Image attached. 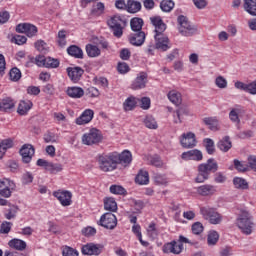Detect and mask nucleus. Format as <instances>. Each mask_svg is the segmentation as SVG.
<instances>
[{"label":"nucleus","mask_w":256,"mask_h":256,"mask_svg":"<svg viewBox=\"0 0 256 256\" xmlns=\"http://www.w3.org/2000/svg\"><path fill=\"white\" fill-rule=\"evenodd\" d=\"M218 169L219 165L213 158L208 159L207 163L200 164L198 166V175L195 178L196 183H205L209 179V175L216 173Z\"/></svg>","instance_id":"nucleus-1"},{"label":"nucleus","mask_w":256,"mask_h":256,"mask_svg":"<svg viewBox=\"0 0 256 256\" xmlns=\"http://www.w3.org/2000/svg\"><path fill=\"white\" fill-rule=\"evenodd\" d=\"M98 164L101 171H104V173L115 171V169H117V165H119V157L117 156V152L100 155L98 157Z\"/></svg>","instance_id":"nucleus-2"},{"label":"nucleus","mask_w":256,"mask_h":256,"mask_svg":"<svg viewBox=\"0 0 256 256\" xmlns=\"http://www.w3.org/2000/svg\"><path fill=\"white\" fill-rule=\"evenodd\" d=\"M108 27H110L114 37L120 39L123 37V30L127 27V19L121 15H114L107 21Z\"/></svg>","instance_id":"nucleus-3"},{"label":"nucleus","mask_w":256,"mask_h":256,"mask_svg":"<svg viewBox=\"0 0 256 256\" xmlns=\"http://www.w3.org/2000/svg\"><path fill=\"white\" fill-rule=\"evenodd\" d=\"M253 216L248 211H241L237 218V226L244 235H251L253 233Z\"/></svg>","instance_id":"nucleus-4"},{"label":"nucleus","mask_w":256,"mask_h":256,"mask_svg":"<svg viewBox=\"0 0 256 256\" xmlns=\"http://www.w3.org/2000/svg\"><path fill=\"white\" fill-rule=\"evenodd\" d=\"M183 243L190 242L185 236L180 235L178 240L165 243L162 247V251L166 254L172 253L173 255H181V253H183Z\"/></svg>","instance_id":"nucleus-5"},{"label":"nucleus","mask_w":256,"mask_h":256,"mask_svg":"<svg viewBox=\"0 0 256 256\" xmlns=\"http://www.w3.org/2000/svg\"><path fill=\"white\" fill-rule=\"evenodd\" d=\"M33 63H36L38 67H46L47 69H57L59 67V59L45 57V56H37L36 58L30 57V61L26 62V67H31Z\"/></svg>","instance_id":"nucleus-6"},{"label":"nucleus","mask_w":256,"mask_h":256,"mask_svg":"<svg viewBox=\"0 0 256 256\" xmlns=\"http://www.w3.org/2000/svg\"><path fill=\"white\" fill-rule=\"evenodd\" d=\"M200 214L206 221H209L211 225H219L223 221V216L217 212V209L210 206L200 207Z\"/></svg>","instance_id":"nucleus-7"},{"label":"nucleus","mask_w":256,"mask_h":256,"mask_svg":"<svg viewBox=\"0 0 256 256\" xmlns=\"http://www.w3.org/2000/svg\"><path fill=\"white\" fill-rule=\"evenodd\" d=\"M103 141V134L97 128H92L82 136L83 145H98Z\"/></svg>","instance_id":"nucleus-8"},{"label":"nucleus","mask_w":256,"mask_h":256,"mask_svg":"<svg viewBox=\"0 0 256 256\" xmlns=\"http://www.w3.org/2000/svg\"><path fill=\"white\" fill-rule=\"evenodd\" d=\"M17 186L15 185V182L13 180L4 178L0 179V195L1 197H4L5 199H9L11 195L13 194V191H15V188Z\"/></svg>","instance_id":"nucleus-9"},{"label":"nucleus","mask_w":256,"mask_h":256,"mask_svg":"<svg viewBox=\"0 0 256 256\" xmlns=\"http://www.w3.org/2000/svg\"><path fill=\"white\" fill-rule=\"evenodd\" d=\"M99 225L105 229L113 230L117 227V216L113 212H106L100 217Z\"/></svg>","instance_id":"nucleus-10"},{"label":"nucleus","mask_w":256,"mask_h":256,"mask_svg":"<svg viewBox=\"0 0 256 256\" xmlns=\"http://www.w3.org/2000/svg\"><path fill=\"white\" fill-rule=\"evenodd\" d=\"M179 25V32L184 37H191L193 35V27L189 24V20L184 15H180L177 18Z\"/></svg>","instance_id":"nucleus-11"},{"label":"nucleus","mask_w":256,"mask_h":256,"mask_svg":"<svg viewBox=\"0 0 256 256\" xmlns=\"http://www.w3.org/2000/svg\"><path fill=\"white\" fill-rule=\"evenodd\" d=\"M37 32V26L31 23H20L16 26V33H24L28 37H35Z\"/></svg>","instance_id":"nucleus-12"},{"label":"nucleus","mask_w":256,"mask_h":256,"mask_svg":"<svg viewBox=\"0 0 256 256\" xmlns=\"http://www.w3.org/2000/svg\"><path fill=\"white\" fill-rule=\"evenodd\" d=\"M54 197L58 199V201L61 203L62 207H69L72 203V197L73 194L70 191L67 190H58L53 192Z\"/></svg>","instance_id":"nucleus-13"},{"label":"nucleus","mask_w":256,"mask_h":256,"mask_svg":"<svg viewBox=\"0 0 256 256\" xmlns=\"http://www.w3.org/2000/svg\"><path fill=\"white\" fill-rule=\"evenodd\" d=\"M20 155L23 163H31V160L35 155V148L31 144H24L20 149Z\"/></svg>","instance_id":"nucleus-14"},{"label":"nucleus","mask_w":256,"mask_h":256,"mask_svg":"<svg viewBox=\"0 0 256 256\" xmlns=\"http://www.w3.org/2000/svg\"><path fill=\"white\" fill-rule=\"evenodd\" d=\"M156 41V48L160 51H167L169 47V37L163 34V32L154 35Z\"/></svg>","instance_id":"nucleus-15"},{"label":"nucleus","mask_w":256,"mask_h":256,"mask_svg":"<svg viewBox=\"0 0 256 256\" xmlns=\"http://www.w3.org/2000/svg\"><path fill=\"white\" fill-rule=\"evenodd\" d=\"M83 73H85V70L79 66L67 68L68 77L73 81V83H79V81H81V77H83Z\"/></svg>","instance_id":"nucleus-16"},{"label":"nucleus","mask_w":256,"mask_h":256,"mask_svg":"<svg viewBox=\"0 0 256 256\" xmlns=\"http://www.w3.org/2000/svg\"><path fill=\"white\" fill-rule=\"evenodd\" d=\"M128 41L134 47H141L145 43V32H133L128 36Z\"/></svg>","instance_id":"nucleus-17"},{"label":"nucleus","mask_w":256,"mask_h":256,"mask_svg":"<svg viewBox=\"0 0 256 256\" xmlns=\"http://www.w3.org/2000/svg\"><path fill=\"white\" fill-rule=\"evenodd\" d=\"M147 85V74L144 72H141L136 78L135 80L132 82V89H134L135 91L139 90V89H145Z\"/></svg>","instance_id":"nucleus-18"},{"label":"nucleus","mask_w":256,"mask_h":256,"mask_svg":"<svg viewBox=\"0 0 256 256\" xmlns=\"http://www.w3.org/2000/svg\"><path fill=\"white\" fill-rule=\"evenodd\" d=\"M150 21L153 27H155V35H159V33H165L167 24L163 22V19H161L160 16L151 17Z\"/></svg>","instance_id":"nucleus-19"},{"label":"nucleus","mask_w":256,"mask_h":256,"mask_svg":"<svg viewBox=\"0 0 256 256\" xmlns=\"http://www.w3.org/2000/svg\"><path fill=\"white\" fill-rule=\"evenodd\" d=\"M81 253L82 255H101V248L97 244L88 243L82 246Z\"/></svg>","instance_id":"nucleus-20"},{"label":"nucleus","mask_w":256,"mask_h":256,"mask_svg":"<svg viewBox=\"0 0 256 256\" xmlns=\"http://www.w3.org/2000/svg\"><path fill=\"white\" fill-rule=\"evenodd\" d=\"M93 115L95 112L91 109H86L77 119L76 125H87V123H91L93 120Z\"/></svg>","instance_id":"nucleus-21"},{"label":"nucleus","mask_w":256,"mask_h":256,"mask_svg":"<svg viewBox=\"0 0 256 256\" xmlns=\"http://www.w3.org/2000/svg\"><path fill=\"white\" fill-rule=\"evenodd\" d=\"M196 191L198 195H201V197H209L211 195H214L217 189L211 184H205L196 188Z\"/></svg>","instance_id":"nucleus-22"},{"label":"nucleus","mask_w":256,"mask_h":256,"mask_svg":"<svg viewBox=\"0 0 256 256\" xmlns=\"http://www.w3.org/2000/svg\"><path fill=\"white\" fill-rule=\"evenodd\" d=\"M16 103L17 102H15L11 97L3 98L0 101V111L4 113H9V111H12V109H15Z\"/></svg>","instance_id":"nucleus-23"},{"label":"nucleus","mask_w":256,"mask_h":256,"mask_svg":"<svg viewBox=\"0 0 256 256\" xmlns=\"http://www.w3.org/2000/svg\"><path fill=\"white\" fill-rule=\"evenodd\" d=\"M118 157V165H131V161H133V155L131 154V151L124 150L122 153L117 152Z\"/></svg>","instance_id":"nucleus-24"},{"label":"nucleus","mask_w":256,"mask_h":256,"mask_svg":"<svg viewBox=\"0 0 256 256\" xmlns=\"http://www.w3.org/2000/svg\"><path fill=\"white\" fill-rule=\"evenodd\" d=\"M203 123L206 125L210 131H219V119L217 117H205L203 118Z\"/></svg>","instance_id":"nucleus-25"},{"label":"nucleus","mask_w":256,"mask_h":256,"mask_svg":"<svg viewBox=\"0 0 256 256\" xmlns=\"http://www.w3.org/2000/svg\"><path fill=\"white\" fill-rule=\"evenodd\" d=\"M68 97H71L72 99H81L85 95V90L81 87H68L66 91Z\"/></svg>","instance_id":"nucleus-26"},{"label":"nucleus","mask_w":256,"mask_h":256,"mask_svg":"<svg viewBox=\"0 0 256 256\" xmlns=\"http://www.w3.org/2000/svg\"><path fill=\"white\" fill-rule=\"evenodd\" d=\"M243 8L248 15L256 17V0H243Z\"/></svg>","instance_id":"nucleus-27"},{"label":"nucleus","mask_w":256,"mask_h":256,"mask_svg":"<svg viewBox=\"0 0 256 256\" xmlns=\"http://www.w3.org/2000/svg\"><path fill=\"white\" fill-rule=\"evenodd\" d=\"M189 113L187 106L182 105L174 112V123H183V116Z\"/></svg>","instance_id":"nucleus-28"},{"label":"nucleus","mask_w":256,"mask_h":256,"mask_svg":"<svg viewBox=\"0 0 256 256\" xmlns=\"http://www.w3.org/2000/svg\"><path fill=\"white\" fill-rule=\"evenodd\" d=\"M218 149L220 151H223V153H227L231 147H233V144L231 142V138L229 136L223 137L217 144Z\"/></svg>","instance_id":"nucleus-29"},{"label":"nucleus","mask_w":256,"mask_h":256,"mask_svg":"<svg viewBox=\"0 0 256 256\" xmlns=\"http://www.w3.org/2000/svg\"><path fill=\"white\" fill-rule=\"evenodd\" d=\"M180 143L184 149H191L193 147V134L192 132L184 133L180 139Z\"/></svg>","instance_id":"nucleus-30"},{"label":"nucleus","mask_w":256,"mask_h":256,"mask_svg":"<svg viewBox=\"0 0 256 256\" xmlns=\"http://www.w3.org/2000/svg\"><path fill=\"white\" fill-rule=\"evenodd\" d=\"M8 245L12 249H16L17 251H25V249H27V243L17 238L10 240Z\"/></svg>","instance_id":"nucleus-31"},{"label":"nucleus","mask_w":256,"mask_h":256,"mask_svg":"<svg viewBox=\"0 0 256 256\" xmlns=\"http://www.w3.org/2000/svg\"><path fill=\"white\" fill-rule=\"evenodd\" d=\"M104 209L105 211H110V213L117 212V202L115 201V198H104Z\"/></svg>","instance_id":"nucleus-32"},{"label":"nucleus","mask_w":256,"mask_h":256,"mask_svg":"<svg viewBox=\"0 0 256 256\" xmlns=\"http://www.w3.org/2000/svg\"><path fill=\"white\" fill-rule=\"evenodd\" d=\"M33 107V102L27 100L20 101L17 109L19 115H27V112Z\"/></svg>","instance_id":"nucleus-33"},{"label":"nucleus","mask_w":256,"mask_h":256,"mask_svg":"<svg viewBox=\"0 0 256 256\" xmlns=\"http://www.w3.org/2000/svg\"><path fill=\"white\" fill-rule=\"evenodd\" d=\"M67 53L71 55V57H75V59H83V50L77 45L68 47Z\"/></svg>","instance_id":"nucleus-34"},{"label":"nucleus","mask_w":256,"mask_h":256,"mask_svg":"<svg viewBox=\"0 0 256 256\" xmlns=\"http://www.w3.org/2000/svg\"><path fill=\"white\" fill-rule=\"evenodd\" d=\"M86 53L88 57H91V58L99 57L101 55V49H99V46L97 45L87 44Z\"/></svg>","instance_id":"nucleus-35"},{"label":"nucleus","mask_w":256,"mask_h":256,"mask_svg":"<svg viewBox=\"0 0 256 256\" xmlns=\"http://www.w3.org/2000/svg\"><path fill=\"white\" fill-rule=\"evenodd\" d=\"M135 183L138 185H147V183H149V172L140 170L135 177Z\"/></svg>","instance_id":"nucleus-36"},{"label":"nucleus","mask_w":256,"mask_h":256,"mask_svg":"<svg viewBox=\"0 0 256 256\" xmlns=\"http://www.w3.org/2000/svg\"><path fill=\"white\" fill-rule=\"evenodd\" d=\"M141 2L135 0H128L127 1V11L128 13H139L141 11Z\"/></svg>","instance_id":"nucleus-37"},{"label":"nucleus","mask_w":256,"mask_h":256,"mask_svg":"<svg viewBox=\"0 0 256 256\" xmlns=\"http://www.w3.org/2000/svg\"><path fill=\"white\" fill-rule=\"evenodd\" d=\"M137 107V98L130 96L123 103L124 111H133Z\"/></svg>","instance_id":"nucleus-38"},{"label":"nucleus","mask_w":256,"mask_h":256,"mask_svg":"<svg viewBox=\"0 0 256 256\" xmlns=\"http://www.w3.org/2000/svg\"><path fill=\"white\" fill-rule=\"evenodd\" d=\"M233 185L236 189H242L243 191L249 189V183L245 178L235 177L233 179Z\"/></svg>","instance_id":"nucleus-39"},{"label":"nucleus","mask_w":256,"mask_h":256,"mask_svg":"<svg viewBox=\"0 0 256 256\" xmlns=\"http://www.w3.org/2000/svg\"><path fill=\"white\" fill-rule=\"evenodd\" d=\"M168 99L169 101H171V103H173L176 106L181 105L183 99L181 98V93L172 90L168 93Z\"/></svg>","instance_id":"nucleus-40"},{"label":"nucleus","mask_w":256,"mask_h":256,"mask_svg":"<svg viewBox=\"0 0 256 256\" xmlns=\"http://www.w3.org/2000/svg\"><path fill=\"white\" fill-rule=\"evenodd\" d=\"M175 7V2L173 0H162L160 2V9L164 13H171Z\"/></svg>","instance_id":"nucleus-41"},{"label":"nucleus","mask_w":256,"mask_h":256,"mask_svg":"<svg viewBox=\"0 0 256 256\" xmlns=\"http://www.w3.org/2000/svg\"><path fill=\"white\" fill-rule=\"evenodd\" d=\"M130 26L133 31L135 32H141L143 29V19L141 18H132L130 21Z\"/></svg>","instance_id":"nucleus-42"},{"label":"nucleus","mask_w":256,"mask_h":256,"mask_svg":"<svg viewBox=\"0 0 256 256\" xmlns=\"http://www.w3.org/2000/svg\"><path fill=\"white\" fill-rule=\"evenodd\" d=\"M234 169L238 171V173H247L249 171V165L243 161H239L237 159H234Z\"/></svg>","instance_id":"nucleus-43"},{"label":"nucleus","mask_w":256,"mask_h":256,"mask_svg":"<svg viewBox=\"0 0 256 256\" xmlns=\"http://www.w3.org/2000/svg\"><path fill=\"white\" fill-rule=\"evenodd\" d=\"M204 146L207 151L208 155H213L215 153V142L211 138H205L204 141Z\"/></svg>","instance_id":"nucleus-44"},{"label":"nucleus","mask_w":256,"mask_h":256,"mask_svg":"<svg viewBox=\"0 0 256 256\" xmlns=\"http://www.w3.org/2000/svg\"><path fill=\"white\" fill-rule=\"evenodd\" d=\"M239 113H241V110H239L237 108H233L229 112L230 121H232V123H236V125H239V123H241V119H239Z\"/></svg>","instance_id":"nucleus-45"},{"label":"nucleus","mask_w":256,"mask_h":256,"mask_svg":"<svg viewBox=\"0 0 256 256\" xmlns=\"http://www.w3.org/2000/svg\"><path fill=\"white\" fill-rule=\"evenodd\" d=\"M144 125L145 127H147V129H157L158 125H157V121L155 120V118L153 116H146L144 119Z\"/></svg>","instance_id":"nucleus-46"},{"label":"nucleus","mask_w":256,"mask_h":256,"mask_svg":"<svg viewBox=\"0 0 256 256\" xmlns=\"http://www.w3.org/2000/svg\"><path fill=\"white\" fill-rule=\"evenodd\" d=\"M110 193L113 195H127V190L120 185H111Z\"/></svg>","instance_id":"nucleus-47"},{"label":"nucleus","mask_w":256,"mask_h":256,"mask_svg":"<svg viewBox=\"0 0 256 256\" xmlns=\"http://www.w3.org/2000/svg\"><path fill=\"white\" fill-rule=\"evenodd\" d=\"M105 11V4H103L102 2H98L96 5L93 6L92 8V15H96V16H99V15H103Z\"/></svg>","instance_id":"nucleus-48"},{"label":"nucleus","mask_w":256,"mask_h":256,"mask_svg":"<svg viewBox=\"0 0 256 256\" xmlns=\"http://www.w3.org/2000/svg\"><path fill=\"white\" fill-rule=\"evenodd\" d=\"M207 241L208 245H216L217 241H219V233H217V231L214 230L210 231L208 233Z\"/></svg>","instance_id":"nucleus-49"},{"label":"nucleus","mask_w":256,"mask_h":256,"mask_svg":"<svg viewBox=\"0 0 256 256\" xmlns=\"http://www.w3.org/2000/svg\"><path fill=\"white\" fill-rule=\"evenodd\" d=\"M153 179L156 185H167L168 183L167 176L163 174L156 173L154 174Z\"/></svg>","instance_id":"nucleus-50"},{"label":"nucleus","mask_w":256,"mask_h":256,"mask_svg":"<svg viewBox=\"0 0 256 256\" xmlns=\"http://www.w3.org/2000/svg\"><path fill=\"white\" fill-rule=\"evenodd\" d=\"M148 236L151 237V239H157L159 235V231H157V228L155 227V223H150L147 228Z\"/></svg>","instance_id":"nucleus-51"},{"label":"nucleus","mask_w":256,"mask_h":256,"mask_svg":"<svg viewBox=\"0 0 256 256\" xmlns=\"http://www.w3.org/2000/svg\"><path fill=\"white\" fill-rule=\"evenodd\" d=\"M47 171H49L50 173H61V171H63V165L50 162Z\"/></svg>","instance_id":"nucleus-52"},{"label":"nucleus","mask_w":256,"mask_h":256,"mask_svg":"<svg viewBox=\"0 0 256 256\" xmlns=\"http://www.w3.org/2000/svg\"><path fill=\"white\" fill-rule=\"evenodd\" d=\"M9 75L11 81H19V79H21V70H19L17 67H14L10 70Z\"/></svg>","instance_id":"nucleus-53"},{"label":"nucleus","mask_w":256,"mask_h":256,"mask_svg":"<svg viewBox=\"0 0 256 256\" xmlns=\"http://www.w3.org/2000/svg\"><path fill=\"white\" fill-rule=\"evenodd\" d=\"M63 256H79V252L75 250L74 248H71L69 246H65L62 250Z\"/></svg>","instance_id":"nucleus-54"},{"label":"nucleus","mask_w":256,"mask_h":256,"mask_svg":"<svg viewBox=\"0 0 256 256\" xmlns=\"http://www.w3.org/2000/svg\"><path fill=\"white\" fill-rule=\"evenodd\" d=\"M94 43L97 47H102V49H109V42L103 37L94 39Z\"/></svg>","instance_id":"nucleus-55"},{"label":"nucleus","mask_w":256,"mask_h":256,"mask_svg":"<svg viewBox=\"0 0 256 256\" xmlns=\"http://www.w3.org/2000/svg\"><path fill=\"white\" fill-rule=\"evenodd\" d=\"M35 47H36L37 51H40V53H47V51H48L47 43L43 40H38L35 43Z\"/></svg>","instance_id":"nucleus-56"},{"label":"nucleus","mask_w":256,"mask_h":256,"mask_svg":"<svg viewBox=\"0 0 256 256\" xmlns=\"http://www.w3.org/2000/svg\"><path fill=\"white\" fill-rule=\"evenodd\" d=\"M215 85L219 89H225L227 88V80L223 76H218L215 80Z\"/></svg>","instance_id":"nucleus-57"},{"label":"nucleus","mask_w":256,"mask_h":256,"mask_svg":"<svg viewBox=\"0 0 256 256\" xmlns=\"http://www.w3.org/2000/svg\"><path fill=\"white\" fill-rule=\"evenodd\" d=\"M44 141L45 143H57V136L55 133L47 132L44 134Z\"/></svg>","instance_id":"nucleus-58"},{"label":"nucleus","mask_w":256,"mask_h":256,"mask_svg":"<svg viewBox=\"0 0 256 256\" xmlns=\"http://www.w3.org/2000/svg\"><path fill=\"white\" fill-rule=\"evenodd\" d=\"M117 69L118 72H120L122 75H125V73H129V65L125 62L118 63Z\"/></svg>","instance_id":"nucleus-59"},{"label":"nucleus","mask_w":256,"mask_h":256,"mask_svg":"<svg viewBox=\"0 0 256 256\" xmlns=\"http://www.w3.org/2000/svg\"><path fill=\"white\" fill-rule=\"evenodd\" d=\"M12 225H13V223H11V222L2 223L1 227H0V233L7 235V233H9V231H11Z\"/></svg>","instance_id":"nucleus-60"},{"label":"nucleus","mask_w":256,"mask_h":256,"mask_svg":"<svg viewBox=\"0 0 256 256\" xmlns=\"http://www.w3.org/2000/svg\"><path fill=\"white\" fill-rule=\"evenodd\" d=\"M22 183L24 185H29V183H33V174L31 172H26L22 176Z\"/></svg>","instance_id":"nucleus-61"},{"label":"nucleus","mask_w":256,"mask_h":256,"mask_svg":"<svg viewBox=\"0 0 256 256\" xmlns=\"http://www.w3.org/2000/svg\"><path fill=\"white\" fill-rule=\"evenodd\" d=\"M204 229L205 228L203 227V224L201 222H195L193 224V233H194V235H201V232Z\"/></svg>","instance_id":"nucleus-62"},{"label":"nucleus","mask_w":256,"mask_h":256,"mask_svg":"<svg viewBox=\"0 0 256 256\" xmlns=\"http://www.w3.org/2000/svg\"><path fill=\"white\" fill-rule=\"evenodd\" d=\"M246 93H250V95H256V80L247 84Z\"/></svg>","instance_id":"nucleus-63"},{"label":"nucleus","mask_w":256,"mask_h":256,"mask_svg":"<svg viewBox=\"0 0 256 256\" xmlns=\"http://www.w3.org/2000/svg\"><path fill=\"white\" fill-rule=\"evenodd\" d=\"M248 171L251 169L252 171H256V156L248 157Z\"/></svg>","instance_id":"nucleus-64"}]
</instances>
